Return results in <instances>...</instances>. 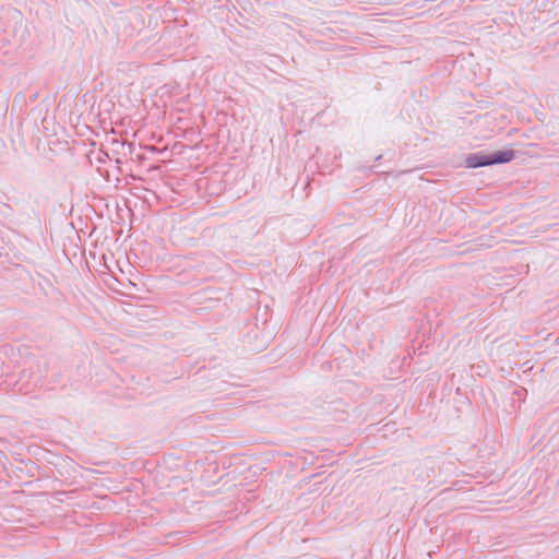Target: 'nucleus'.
Wrapping results in <instances>:
<instances>
[{
  "label": "nucleus",
  "instance_id": "1",
  "mask_svg": "<svg viewBox=\"0 0 559 559\" xmlns=\"http://www.w3.org/2000/svg\"><path fill=\"white\" fill-rule=\"evenodd\" d=\"M515 157V151L512 148L495 152L479 151L465 156V165L468 168H480L491 165H501L510 163Z\"/></svg>",
  "mask_w": 559,
  "mask_h": 559
}]
</instances>
